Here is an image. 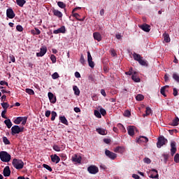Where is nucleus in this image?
I'll return each instance as SVG.
<instances>
[{"label":"nucleus","mask_w":179,"mask_h":179,"mask_svg":"<svg viewBox=\"0 0 179 179\" xmlns=\"http://www.w3.org/2000/svg\"><path fill=\"white\" fill-rule=\"evenodd\" d=\"M133 58L134 61H137L142 66H148V61L143 59V57L141 55L134 52Z\"/></svg>","instance_id":"1"},{"label":"nucleus","mask_w":179,"mask_h":179,"mask_svg":"<svg viewBox=\"0 0 179 179\" xmlns=\"http://www.w3.org/2000/svg\"><path fill=\"white\" fill-rule=\"evenodd\" d=\"M11 156L6 151H1L0 152V160L3 162L4 163H8L10 162Z\"/></svg>","instance_id":"2"},{"label":"nucleus","mask_w":179,"mask_h":179,"mask_svg":"<svg viewBox=\"0 0 179 179\" xmlns=\"http://www.w3.org/2000/svg\"><path fill=\"white\" fill-rule=\"evenodd\" d=\"M13 166L17 170H22L24 166V163L21 159H14L13 160Z\"/></svg>","instance_id":"3"},{"label":"nucleus","mask_w":179,"mask_h":179,"mask_svg":"<svg viewBox=\"0 0 179 179\" xmlns=\"http://www.w3.org/2000/svg\"><path fill=\"white\" fill-rule=\"evenodd\" d=\"M24 131V127H20L18 125H14L11 127V135H16L23 132Z\"/></svg>","instance_id":"4"},{"label":"nucleus","mask_w":179,"mask_h":179,"mask_svg":"<svg viewBox=\"0 0 179 179\" xmlns=\"http://www.w3.org/2000/svg\"><path fill=\"white\" fill-rule=\"evenodd\" d=\"M22 122V125H26V122H27V117H18L14 120V124L16 125H19Z\"/></svg>","instance_id":"5"},{"label":"nucleus","mask_w":179,"mask_h":179,"mask_svg":"<svg viewBox=\"0 0 179 179\" xmlns=\"http://www.w3.org/2000/svg\"><path fill=\"white\" fill-rule=\"evenodd\" d=\"M166 143H167V139L164 136H160L157 143V148H160L162 146H164Z\"/></svg>","instance_id":"6"},{"label":"nucleus","mask_w":179,"mask_h":179,"mask_svg":"<svg viewBox=\"0 0 179 179\" xmlns=\"http://www.w3.org/2000/svg\"><path fill=\"white\" fill-rule=\"evenodd\" d=\"M87 171L90 174H97V173H99V167L96 165H91L88 166Z\"/></svg>","instance_id":"7"},{"label":"nucleus","mask_w":179,"mask_h":179,"mask_svg":"<svg viewBox=\"0 0 179 179\" xmlns=\"http://www.w3.org/2000/svg\"><path fill=\"white\" fill-rule=\"evenodd\" d=\"M105 155L108 159H110V160H115L117 159V154L110 151L109 150H105Z\"/></svg>","instance_id":"8"},{"label":"nucleus","mask_w":179,"mask_h":179,"mask_svg":"<svg viewBox=\"0 0 179 179\" xmlns=\"http://www.w3.org/2000/svg\"><path fill=\"white\" fill-rule=\"evenodd\" d=\"M47 54V46H42L40 52L36 53V57H44Z\"/></svg>","instance_id":"9"},{"label":"nucleus","mask_w":179,"mask_h":179,"mask_svg":"<svg viewBox=\"0 0 179 179\" xmlns=\"http://www.w3.org/2000/svg\"><path fill=\"white\" fill-rule=\"evenodd\" d=\"M150 178H157L159 179V172L156 169H151L150 171Z\"/></svg>","instance_id":"10"},{"label":"nucleus","mask_w":179,"mask_h":179,"mask_svg":"<svg viewBox=\"0 0 179 179\" xmlns=\"http://www.w3.org/2000/svg\"><path fill=\"white\" fill-rule=\"evenodd\" d=\"M87 62L90 68H94V62H93V57H92L90 52H87Z\"/></svg>","instance_id":"11"},{"label":"nucleus","mask_w":179,"mask_h":179,"mask_svg":"<svg viewBox=\"0 0 179 179\" xmlns=\"http://www.w3.org/2000/svg\"><path fill=\"white\" fill-rule=\"evenodd\" d=\"M6 16L8 17V19H13V17L16 16V14H15V12H13V9L8 8L6 10Z\"/></svg>","instance_id":"12"},{"label":"nucleus","mask_w":179,"mask_h":179,"mask_svg":"<svg viewBox=\"0 0 179 179\" xmlns=\"http://www.w3.org/2000/svg\"><path fill=\"white\" fill-rule=\"evenodd\" d=\"M137 143H148L149 142V138L146 136H140V137L136 140Z\"/></svg>","instance_id":"13"},{"label":"nucleus","mask_w":179,"mask_h":179,"mask_svg":"<svg viewBox=\"0 0 179 179\" xmlns=\"http://www.w3.org/2000/svg\"><path fill=\"white\" fill-rule=\"evenodd\" d=\"M171 154L172 156H174L176 155V152H177V147L176 146V141H171Z\"/></svg>","instance_id":"14"},{"label":"nucleus","mask_w":179,"mask_h":179,"mask_svg":"<svg viewBox=\"0 0 179 179\" xmlns=\"http://www.w3.org/2000/svg\"><path fill=\"white\" fill-rule=\"evenodd\" d=\"M72 162H73L74 163L80 164V162H82V157L78 155V154H75L72 157Z\"/></svg>","instance_id":"15"},{"label":"nucleus","mask_w":179,"mask_h":179,"mask_svg":"<svg viewBox=\"0 0 179 179\" xmlns=\"http://www.w3.org/2000/svg\"><path fill=\"white\" fill-rule=\"evenodd\" d=\"M66 29H65L64 26L61 27L60 28L55 29L53 31L54 34H59V33L65 34Z\"/></svg>","instance_id":"16"},{"label":"nucleus","mask_w":179,"mask_h":179,"mask_svg":"<svg viewBox=\"0 0 179 179\" xmlns=\"http://www.w3.org/2000/svg\"><path fill=\"white\" fill-rule=\"evenodd\" d=\"M48 96L49 97L50 103H52V104H55V103H57V97L54 96V94H52V92H48Z\"/></svg>","instance_id":"17"},{"label":"nucleus","mask_w":179,"mask_h":179,"mask_svg":"<svg viewBox=\"0 0 179 179\" xmlns=\"http://www.w3.org/2000/svg\"><path fill=\"white\" fill-rule=\"evenodd\" d=\"M135 128L134 126H129L127 127V132L129 136H134V135H135Z\"/></svg>","instance_id":"18"},{"label":"nucleus","mask_w":179,"mask_h":179,"mask_svg":"<svg viewBox=\"0 0 179 179\" xmlns=\"http://www.w3.org/2000/svg\"><path fill=\"white\" fill-rule=\"evenodd\" d=\"M140 29L143 30V31H146L147 33L150 31V27L148 24H143V25H141Z\"/></svg>","instance_id":"19"},{"label":"nucleus","mask_w":179,"mask_h":179,"mask_svg":"<svg viewBox=\"0 0 179 179\" xmlns=\"http://www.w3.org/2000/svg\"><path fill=\"white\" fill-rule=\"evenodd\" d=\"M51 160L53 163H56V164H57V163H59V161L61 160V159L59 158V157H58V155H51Z\"/></svg>","instance_id":"20"},{"label":"nucleus","mask_w":179,"mask_h":179,"mask_svg":"<svg viewBox=\"0 0 179 179\" xmlns=\"http://www.w3.org/2000/svg\"><path fill=\"white\" fill-rule=\"evenodd\" d=\"M131 79L136 83H139L141 82V78L136 76V71H134V74L131 76Z\"/></svg>","instance_id":"21"},{"label":"nucleus","mask_w":179,"mask_h":179,"mask_svg":"<svg viewBox=\"0 0 179 179\" xmlns=\"http://www.w3.org/2000/svg\"><path fill=\"white\" fill-rule=\"evenodd\" d=\"M3 176L4 177H9L10 176V169L9 166H6L3 169Z\"/></svg>","instance_id":"22"},{"label":"nucleus","mask_w":179,"mask_h":179,"mask_svg":"<svg viewBox=\"0 0 179 179\" xmlns=\"http://www.w3.org/2000/svg\"><path fill=\"white\" fill-rule=\"evenodd\" d=\"M93 37L94 40H96V41H100L101 40V34L99 32H94L93 34Z\"/></svg>","instance_id":"23"},{"label":"nucleus","mask_w":179,"mask_h":179,"mask_svg":"<svg viewBox=\"0 0 179 179\" xmlns=\"http://www.w3.org/2000/svg\"><path fill=\"white\" fill-rule=\"evenodd\" d=\"M73 17H76V19L79 22H83L85 20V17H83V18H80V15H79L78 13H73Z\"/></svg>","instance_id":"24"},{"label":"nucleus","mask_w":179,"mask_h":179,"mask_svg":"<svg viewBox=\"0 0 179 179\" xmlns=\"http://www.w3.org/2000/svg\"><path fill=\"white\" fill-rule=\"evenodd\" d=\"M96 131L99 134V135H107V131L104 129L98 128Z\"/></svg>","instance_id":"25"},{"label":"nucleus","mask_w":179,"mask_h":179,"mask_svg":"<svg viewBox=\"0 0 179 179\" xmlns=\"http://www.w3.org/2000/svg\"><path fill=\"white\" fill-rule=\"evenodd\" d=\"M54 16H57V17H62V13L58 10H53Z\"/></svg>","instance_id":"26"},{"label":"nucleus","mask_w":179,"mask_h":179,"mask_svg":"<svg viewBox=\"0 0 179 179\" xmlns=\"http://www.w3.org/2000/svg\"><path fill=\"white\" fill-rule=\"evenodd\" d=\"M163 37H164V41H165V43H170L171 39H170V35H169V34L164 33L163 34Z\"/></svg>","instance_id":"27"},{"label":"nucleus","mask_w":179,"mask_h":179,"mask_svg":"<svg viewBox=\"0 0 179 179\" xmlns=\"http://www.w3.org/2000/svg\"><path fill=\"white\" fill-rule=\"evenodd\" d=\"M73 90L76 96H79V94H80V90H79V87H78V86L73 85Z\"/></svg>","instance_id":"28"},{"label":"nucleus","mask_w":179,"mask_h":179,"mask_svg":"<svg viewBox=\"0 0 179 179\" xmlns=\"http://www.w3.org/2000/svg\"><path fill=\"white\" fill-rule=\"evenodd\" d=\"M59 119L60 120L62 124H64V125H68V120H66V117H65V116H60Z\"/></svg>","instance_id":"29"},{"label":"nucleus","mask_w":179,"mask_h":179,"mask_svg":"<svg viewBox=\"0 0 179 179\" xmlns=\"http://www.w3.org/2000/svg\"><path fill=\"white\" fill-rule=\"evenodd\" d=\"M4 124L6 125L8 129H10V128H12V122L10 120V119H6V120H4Z\"/></svg>","instance_id":"30"},{"label":"nucleus","mask_w":179,"mask_h":179,"mask_svg":"<svg viewBox=\"0 0 179 179\" xmlns=\"http://www.w3.org/2000/svg\"><path fill=\"white\" fill-rule=\"evenodd\" d=\"M167 87H169V85L164 86L160 90L161 94H162V96H164V97H167V95H166V92H165L166 88Z\"/></svg>","instance_id":"31"},{"label":"nucleus","mask_w":179,"mask_h":179,"mask_svg":"<svg viewBox=\"0 0 179 179\" xmlns=\"http://www.w3.org/2000/svg\"><path fill=\"white\" fill-rule=\"evenodd\" d=\"M16 2L18 6L23 8L24 3H26V0H16Z\"/></svg>","instance_id":"32"},{"label":"nucleus","mask_w":179,"mask_h":179,"mask_svg":"<svg viewBox=\"0 0 179 179\" xmlns=\"http://www.w3.org/2000/svg\"><path fill=\"white\" fill-rule=\"evenodd\" d=\"M31 33L34 35L38 36V34H40L41 31H40V29H38V28H35L34 29H32L31 31Z\"/></svg>","instance_id":"33"},{"label":"nucleus","mask_w":179,"mask_h":179,"mask_svg":"<svg viewBox=\"0 0 179 179\" xmlns=\"http://www.w3.org/2000/svg\"><path fill=\"white\" fill-rule=\"evenodd\" d=\"M178 122H179V119L178 117H176L171 122V125H172V127H177V125H178Z\"/></svg>","instance_id":"34"},{"label":"nucleus","mask_w":179,"mask_h":179,"mask_svg":"<svg viewBox=\"0 0 179 179\" xmlns=\"http://www.w3.org/2000/svg\"><path fill=\"white\" fill-rule=\"evenodd\" d=\"M57 6H59V8H61V9H65V8H66V4H65V3L62 1H58Z\"/></svg>","instance_id":"35"},{"label":"nucleus","mask_w":179,"mask_h":179,"mask_svg":"<svg viewBox=\"0 0 179 179\" xmlns=\"http://www.w3.org/2000/svg\"><path fill=\"white\" fill-rule=\"evenodd\" d=\"M150 114H152V109L150 107H147L145 114L143 115V117H148V115H150Z\"/></svg>","instance_id":"36"},{"label":"nucleus","mask_w":179,"mask_h":179,"mask_svg":"<svg viewBox=\"0 0 179 179\" xmlns=\"http://www.w3.org/2000/svg\"><path fill=\"white\" fill-rule=\"evenodd\" d=\"M114 152H115V153H123L124 152V149H122V148H121V147H117L114 150Z\"/></svg>","instance_id":"37"},{"label":"nucleus","mask_w":179,"mask_h":179,"mask_svg":"<svg viewBox=\"0 0 179 179\" xmlns=\"http://www.w3.org/2000/svg\"><path fill=\"white\" fill-rule=\"evenodd\" d=\"M3 142L4 145H10V141H9V139H8V137L6 136L3 137Z\"/></svg>","instance_id":"38"},{"label":"nucleus","mask_w":179,"mask_h":179,"mask_svg":"<svg viewBox=\"0 0 179 179\" xmlns=\"http://www.w3.org/2000/svg\"><path fill=\"white\" fill-rule=\"evenodd\" d=\"M80 64H82V65H85L86 62V60L85 59V56H83V54L80 55Z\"/></svg>","instance_id":"39"},{"label":"nucleus","mask_w":179,"mask_h":179,"mask_svg":"<svg viewBox=\"0 0 179 179\" xmlns=\"http://www.w3.org/2000/svg\"><path fill=\"white\" fill-rule=\"evenodd\" d=\"M143 99H145V96H143V95H142V94H138L136 96V99L137 100V101H142V100H143Z\"/></svg>","instance_id":"40"},{"label":"nucleus","mask_w":179,"mask_h":179,"mask_svg":"<svg viewBox=\"0 0 179 179\" xmlns=\"http://www.w3.org/2000/svg\"><path fill=\"white\" fill-rule=\"evenodd\" d=\"M26 93H28V94H30L31 96H33L34 94V91L31 89L27 88L25 90Z\"/></svg>","instance_id":"41"},{"label":"nucleus","mask_w":179,"mask_h":179,"mask_svg":"<svg viewBox=\"0 0 179 179\" xmlns=\"http://www.w3.org/2000/svg\"><path fill=\"white\" fill-rule=\"evenodd\" d=\"M173 79L179 83V76L177 73H174L173 74Z\"/></svg>","instance_id":"42"},{"label":"nucleus","mask_w":179,"mask_h":179,"mask_svg":"<svg viewBox=\"0 0 179 179\" xmlns=\"http://www.w3.org/2000/svg\"><path fill=\"white\" fill-rule=\"evenodd\" d=\"M43 167H44V169H46V170H48V171H52V168H51V166H50L49 165L43 164Z\"/></svg>","instance_id":"43"},{"label":"nucleus","mask_w":179,"mask_h":179,"mask_svg":"<svg viewBox=\"0 0 179 179\" xmlns=\"http://www.w3.org/2000/svg\"><path fill=\"white\" fill-rule=\"evenodd\" d=\"M94 113V115L96 116L97 118H101V113L99 110H95Z\"/></svg>","instance_id":"44"},{"label":"nucleus","mask_w":179,"mask_h":179,"mask_svg":"<svg viewBox=\"0 0 179 179\" xmlns=\"http://www.w3.org/2000/svg\"><path fill=\"white\" fill-rule=\"evenodd\" d=\"M55 117H57V112L52 111L51 113V121H54L55 120Z\"/></svg>","instance_id":"45"},{"label":"nucleus","mask_w":179,"mask_h":179,"mask_svg":"<svg viewBox=\"0 0 179 179\" xmlns=\"http://www.w3.org/2000/svg\"><path fill=\"white\" fill-rule=\"evenodd\" d=\"M50 59H51L52 64H55V62H57V57L54 55H50Z\"/></svg>","instance_id":"46"},{"label":"nucleus","mask_w":179,"mask_h":179,"mask_svg":"<svg viewBox=\"0 0 179 179\" xmlns=\"http://www.w3.org/2000/svg\"><path fill=\"white\" fill-rule=\"evenodd\" d=\"M6 110L5 109L1 112V117L2 118H5V120H8V117H6Z\"/></svg>","instance_id":"47"},{"label":"nucleus","mask_w":179,"mask_h":179,"mask_svg":"<svg viewBox=\"0 0 179 179\" xmlns=\"http://www.w3.org/2000/svg\"><path fill=\"white\" fill-rule=\"evenodd\" d=\"M52 79H58L59 78V74L58 73L55 72L52 75Z\"/></svg>","instance_id":"48"},{"label":"nucleus","mask_w":179,"mask_h":179,"mask_svg":"<svg viewBox=\"0 0 179 179\" xmlns=\"http://www.w3.org/2000/svg\"><path fill=\"white\" fill-rule=\"evenodd\" d=\"M53 150H55V152H61V148L58 145H53Z\"/></svg>","instance_id":"49"},{"label":"nucleus","mask_w":179,"mask_h":179,"mask_svg":"<svg viewBox=\"0 0 179 179\" xmlns=\"http://www.w3.org/2000/svg\"><path fill=\"white\" fill-rule=\"evenodd\" d=\"M144 163H146L147 164H150V163H152V161L150 160V159L146 157L144 158L143 159Z\"/></svg>","instance_id":"50"},{"label":"nucleus","mask_w":179,"mask_h":179,"mask_svg":"<svg viewBox=\"0 0 179 179\" xmlns=\"http://www.w3.org/2000/svg\"><path fill=\"white\" fill-rule=\"evenodd\" d=\"M175 163H179V154H176L174 157Z\"/></svg>","instance_id":"51"},{"label":"nucleus","mask_w":179,"mask_h":179,"mask_svg":"<svg viewBox=\"0 0 179 179\" xmlns=\"http://www.w3.org/2000/svg\"><path fill=\"white\" fill-rule=\"evenodd\" d=\"M1 106L3 107V108H5L6 110V108L9 107V104L6 102H4L1 103Z\"/></svg>","instance_id":"52"},{"label":"nucleus","mask_w":179,"mask_h":179,"mask_svg":"<svg viewBox=\"0 0 179 179\" xmlns=\"http://www.w3.org/2000/svg\"><path fill=\"white\" fill-rule=\"evenodd\" d=\"M16 30H17V31H23V27H22V25H17Z\"/></svg>","instance_id":"53"},{"label":"nucleus","mask_w":179,"mask_h":179,"mask_svg":"<svg viewBox=\"0 0 179 179\" xmlns=\"http://www.w3.org/2000/svg\"><path fill=\"white\" fill-rule=\"evenodd\" d=\"M124 117H130L131 116V112L129 110H125L124 113Z\"/></svg>","instance_id":"54"},{"label":"nucleus","mask_w":179,"mask_h":179,"mask_svg":"<svg viewBox=\"0 0 179 179\" xmlns=\"http://www.w3.org/2000/svg\"><path fill=\"white\" fill-rule=\"evenodd\" d=\"M100 113L102 115H106V114H107V112L103 108H100Z\"/></svg>","instance_id":"55"},{"label":"nucleus","mask_w":179,"mask_h":179,"mask_svg":"<svg viewBox=\"0 0 179 179\" xmlns=\"http://www.w3.org/2000/svg\"><path fill=\"white\" fill-rule=\"evenodd\" d=\"M0 85H1V86H4V85H6V86H8V82L4 81V80L0 81Z\"/></svg>","instance_id":"56"},{"label":"nucleus","mask_w":179,"mask_h":179,"mask_svg":"<svg viewBox=\"0 0 179 179\" xmlns=\"http://www.w3.org/2000/svg\"><path fill=\"white\" fill-rule=\"evenodd\" d=\"M110 54L112 57H115V55H117V53H115V50L114 49L110 50Z\"/></svg>","instance_id":"57"},{"label":"nucleus","mask_w":179,"mask_h":179,"mask_svg":"<svg viewBox=\"0 0 179 179\" xmlns=\"http://www.w3.org/2000/svg\"><path fill=\"white\" fill-rule=\"evenodd\" d=\"M125 74L129 75V76H131V75H134V72L132 71V69H130L129 71H127Z\"/></svg>","instance_id":"58"},{"label":"nucleus","mask_w":179,"mask_h":179,"mask_svg":"<svg viewBox=\"0 0 179 179\" xmlns=\"http://www.w3.org/2000/svg\"><path fill=\"white\" fill-rule=\"evenodd\" d=\"M163 157H164V162H167V160L169 159V155H167V154H164V155H163Z\"/></svg>","instance_id":"59"},{"label":"nucleus","mask_w":179,"mask_h":179,"mask_svg":"<svg viewBox=\"0 0 179 179\" xmlns=\"http://www.w3.org/2000/svg\"><path fill=\"white\" fill-rule=\"evenodd\" d=\"M101 94L103 97H106L107 96V94L106 93V91L104 90H101Z\"/></svg>","instance_id":"60"},{"label":"nucleus","mask_w":179,"mask_h":179,"mask_svg":"<svg viewBox=\"0 0 179 179\" xmlns=\"http://www.w3.org/2000/svg\"><path fill=\"white\" fill-rule=\"evenodd\" d=\"M45 117H50V115H51V111L47 110L45 113Z\"/></svg>","instance_id":"61"},{"label":"nucleus","mask_w":179,"mask_h":179,"mask_svg":"<svg viewBox=\"0 0 179 179\" xmlns=\"http://www.w3.org/2000/svg\"><path fill=\"white\" fill-rule=\"evenodd\" d=\"M9 58H10L11 62H15V56L10 55V56L9 57Z\"/></svg>","instance_id":"62"},{"label":"nucleus","mask_w":179,"mask_h":179,"mask_svg":"<svg viewBox=\"0 0 179 179\" xmlns=\"http://www.w3.org/2000/svg\"><path fill=\"white\" fill-rule=\"evenodd\" d=\"M132 178H135V179H139L140 178L139 175H138V174H133Z\"/></svg>","instance_id":"63"},{"label":"nucleus","mask_w":179,"mask_h":179,"mask_svg":"<svg viewBox=\"0 0 179 179\" xmlns=\"http://www.w3.org/2000/svg\"><path fill=\"white\" fill-rule=\"evenodd\" d=\"M75 113H80V108L76 107L74 108Z\"/></svg>","instance_id":"64"}]
</instances>
